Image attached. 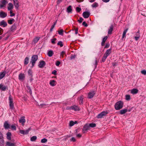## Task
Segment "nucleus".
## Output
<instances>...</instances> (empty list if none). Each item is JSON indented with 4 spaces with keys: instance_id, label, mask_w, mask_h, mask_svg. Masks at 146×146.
Returning <instances> with one entry per match:
<instances>
[{
    "instance_id": "f8f14e48",
    "label": "nucleus",
    "mask_w": 146,
    "mask_h": 146,
    "mask_svg": "<svg viewBox=\"0 0 146 146\" xmlns=\"http://www.w3.org/2000/svg\"><path fill=\"white\" fill-rule=\"evenodd\" d=\"M8 89L7 86H5L2 84H0V89L2 91H5L6 90H8Z\"/></svg>"
},
{
    "instance_id": "20e7f679",
    "label": "nucleus",
    "mask_w": 146,
    "mask_h": 146,
    "mask_svg": "<svg viewBox=\"0 0 146 146\" xmlns=\"http://www.w3.org/2000/svg\"><path fill=\"white\" fill-rule=\"evenodd\" d=\"M31 130V127H29L28 129L26 130L22 129L19 130V132L20 133L23 135H27L28 134L29 131Z\"/></svg>"
},
{
    "instance_id": "c85d7f7f",
    "label": "nucleus",
    "mask_w": 146,
    "mask_h": 146,
    "mask_svg": "<svg viewBox=\"0 0 146 146\" xmlns=\"http://www.w3.org/2000/svg\"><path fill=\"white\" fill-rule=\"evenodd\" d=\"M113 25L112 24L110 27V28L108 29V33L110 34L112 33V32L113 30Z\"/></svg>"
},
{
    "instance_id": "6ab92c4d",
    "label": "nucleus",
    "mask_w": 146,
    "mask_h": 146,
    "mask_svg": "<svg viewBox=\"0 0 146 146\" xmlns=\"http://www.w3.org/2000/svg\"><path fill=\"white\" fill-rule=\"evenodd\" d=\"M16 29V25L15 23L13 24L10 28V31L12 32H13Z\"/></svg>"
},
{
    "instance_id": "2eb2a0df",
    "label": "nucleus",
    "mask_w": 146,
    "mask_h": 146,
    "mask_svg": "<svg viewBox=\"0 0 146 146\" xmlns=\"http://www.w3.org/2000/svg\"><path fill=\"white\" fill-rule=\"evenodd\" d=\"M0 3L1 4H0V9L4 7L6 4L7 3V2L5 0H3L2 1H1Z\"/></svg>"
},
{
    "instance_id": "aec40b11",
    "label": "nucleus",
    "mask_w": 146,
    "mask_h": 146,
    "mask_svg": "<svg viewBox=\"0 0 146 146\" xmlns=\"http://www.w3.org/2000/svg\"><path fill=\"white\" fill-rule=\"evenodd\" d=\"M25 78V76L24 74L20 73L19 75V79L20 80H23Z\"/></svg>"
},
{
    "instance_id": "3c124183",
    "label": "nucleus",
    "mask_w": 146,
    "mask_h": 146,
    "mask_svg": "<svg viewBox=\"0 0 146 146\" xmlns=\"http://www.w3.org/2000/svg\"><path fill=\"white\" fill-rule=\"evenodd\" d=\"M84 20V19L81 17H80V19L78 20V23H81L82 21Z\"/></svg>"
},
{
    "instance_id": "39448f33",
    "label": "nucleus",
    "mask_w": 146,
    "mask_h": 146,
    "mask_svg": "<svg viewBox=\"0 0 146 146\" xmlns=\"http://www.w3.org/2000/svg\"><path fill=\"white\" fill-rule=\"evenodd\" d=\"M38 56L36 55H34L31 57L30 63H36V62L38 60Z\"/></svg>"
},
{
    "instance_id": "7c9ffc66",
    "label": "nucleus",
    "mask_w": 146,
    "mask_h": 146,
    "mask_svg": "<svg viewBox=\"0 0 146 146\" xmlns=\"http://www.w3.org/2000/svg\"><path fill=\"white\" fill-rule=\"evenodd\" d=\"M138 90L137 89H133L131 91V93L133 94H135L138 92Z\"/></svg>"
},
{
    "instance_id": "4468645a",
    "label": "nucleus",
    "mask_w": 146,
    "mask_h": 146,
    "mask_svg": "<svg viewBox=\"0 0 146 146\" xmlns=\"http://www.w3.org/2000/svg\"><path fill=\"white\" fill-rule=\"evenodd\" d=\"M14 4L16 9H18L19 7V2L18 0H13Z\"/></svg>"
},
{
    "instance_id": "412c9836",
    "label": "nucleus",
    "mask_w": 146,
    "mask_h": 146,
    "mask_svg": "<svg viewBox=\"0 0 146 146\" xmlns=\"http://www.w3.org/2000/svg\"><path fill=\"white\" fill-rule=\"evenodd\" d=\"M72 110L75 111H78L80 110V109L79 107L76 105H74L72 106Z\"/></svg>"
},
{
    "instance_id": "13d9d810",
    "label": "nucleus",
    "mask_w": 146,
    "mask_h": 146,
    "mask_svg": "<svg viewBox=\"0 0 146 146\" xmlns=\"http://www.w3.org/2000/svg\"><path fill=\"white\" fill-rule=\"evenodd\" d=\"M82 25L85 27H87L88 26V24L86 23L85 21H84L83 22Z\"/></svg>"
},
{
    "instance_id": "5701e85b",
    "label": "nucleus",
    "mask_w": 146,
    "mask_h": 146,
    "mask_svg": "<svg viewBox=\"0 0 146 146\" xmlns=\"http://www.w3.org/2000/svg\"><path fill=\"white\" fill-rule=\"evenodd\" d=\"M7 25V23L4 20H2L0 22V26H3V27H5Z\"/></svg>"
},
{
    "instance_id": "a211bd4d",
    "label": "nucleus",
    "mask_w": 146,
    "mask_h": 146,
    "mask_svg": "<svg viewBox=\"0 0 146 146\" xmlns=\"http://www.w3.org/2000/svg\"><path fill=\"white\" fill-rule=\"evenodd\" d=\"M111 50L112 49L111 48L108 49L107 50L104 55L108 57L111 53L112 52Z\"/></svg>"
},
{
    "instance_id": "338daca9",
    "label": "nucleus",
    "mask_w": 146,
    "mask_h": 146,
    "mask_svg": "<svg viewBox=\"0 0 146 146\" xmlns=\"http://www.w3.org/2000/svg\"><path fill=\"white\" fill-rule=\"evenodd\" d=\"M140 36H135L134 39L136 41H137L139 38Z\"/></svg>"
},
{
    "instance_id": "ddd939ff",
    "label": "nucleus",
    "mask_w": 146,
    "mask_h": 146,
    "mask_svg": "<svg viewBox=\"0 0 146 146\" xmlns=\"http://www.w3.org/2000/svg\"><path fill=\"white\" fill-rule=\"evenodd\" d=\"M25 118V116H22L21 117V118L19 120V122L20 123H21L22 125H24V123L26 121Z\"/></svg>"
},
{
    "instance_id": "58836bf2",
    "label": "nucleus",
    "mask_w": 146,
    "mask_h": 146,
    "mask_svg": "<svg viewBox=\"0 0 146 146\" xmlns=\"http://www.w3.org/2000/svg\"><path fill=\"white\" fill-rule=\"evenodd\" d=\"M107 57L104 55L103 56L102 60L100 61V62L102 63V62H104L106 60L107 58Z\"/></svg>"
},
{
    "instance_id": "052dcab7",
    "label": "nucleus",
    "mask_w": 146,
    "mask_h": 146,
    "mask_svg": "<svg viewBox=\"0 0 146 146\" xmlns=\"http://www.w3.org/2000/svg\"><path fill=\"white\" fill-rule=\"evenodd\" d=\"M57 71L56 70H54L52 72V74L54 75H56L57 74Z\"/></svg>"
},
{
    "instance_id": "a18cd8bd",
    "label": "nucleus",
    "mask_w": 146,
    "mask_h": 146,
    "mask_svg": "<svg viewBox=\"0 0 146 146\" xmlns=\"http://www.w3.org/2000/svg\"><path fill=\"white\" fill-rule=\"evenodd\" d=\"M47 139L45 138H44L42 139L41 140V142L42 143H44L46 142H47Z\"/></svg>"
},
{
    "instance_id": "7ed1b4c3",
    "label": "nucleus",
    "mask_w": 146,
    "mask_h": 146,
    "mask_svg": "<svg viewBox=\"0 0 146 146\" xmlns=\"http://www.w3.org/2000/svg\"><path fill=\"white\" fill-rule=\"evenodd\" d=\"M9 100L10 108L11 109L13 110L14 109V104L13 103V99L11 95H10L9 97Z\"/></svg>"
},
{
    "instance_id": "c9c22d12",
    "label": "nucleus",
    "mask_w": 146,
    "mask_h": 146,
    "mask_svg": "<svg viewBox=\"0 0 146 146\" xmlns=\"http://www.w3.org/2000/svg\"><path fill=\"white\" fill-rule=\"evenodd\" d=\"M15 20L13 18H11V19L8 20V24L11 25L13 24V22H14Z\"/></svg>"
},
{
    "instance_id": "1a4fd4ad",
    "label": "nucleus",
    "mask_w": 146,
    "mask_h": 146,
    "mask_svg": "<svg viewBox=\"0 0 146 146\" xmlns=\"http://www.w3.org/2000/svg\"><path fill=\"white\" fill-rule=\"evenodd\" d=\"M90 15V11H85L83 12L82 13V16L84 18H87L89 17Z\"/></svg>"
},
{
    "instance_id": "680f3d73",
    "label": "nucleus",
    "mask_w": 146,
    "mask_h": 146,
    "mask_svg": "<svg viewBox=\"0 0 146 146\" xmlns=\"http://www.w3.org/2000/svg\"><path fill=\"white\" fill-rule=\"evenodd\" d=\"M78 28H76L75 29L72 30V31H75V34L77 35L78 33Z\"/></svg>"
},
{
    "instance_id": "603ef678",
    "label": "nucleus",
    "mask_w": 146,
    "mask_h": 146,
    "mask_svg": "<svg viewBox=\"0 0 146 146\" xmlns=\"http://www.w3.org/2000/svg\"><path fill=\"white\" fill-rule=\"evenodd\" d=\"M107 36H105L104 38H103L102 39V41L104 42H105L106 40H107L108 38Z\"/></svg>"
},
{
    "instance_id": "f257e3e1",
    "label": "nucleus",
    "mask_w": 146,
    "mask_h": 146,
    "mask_svg": "<svg viewBox=\"0 0 146 146\" xmlns=\"http://www.w3.org/2000/svg\"><path fill=\"white\" fill-rule=\"evenodd\" d=\"M96 126L95 123H87L84 125L83 128L82 129V132L83 133H85L88 130H89L90 127L94 128Z\"/></svg>"
},
{
    "instance_id": "cd10ccee",
    "label": "nucleus",
    "mask_w": 146,
    "mask_h": 146,
    "mask_svg": "<svg viewBox=\"0 0 146 146\" xmlns=\"http://www.w3.org/2000/svg\"><path fill=\"white\" fill-rule=\"evenodd\" d=\"M6 72L5 71H3L1 72L0 73V80L2 79L4 77L5 75Z\"/></svg>"
},
{
    "instance_id": "e433bc0d",
    "label": "nucleus",
    "mask_w": 146,
    "mask_h": 146,
    "mask_svg": "<svg viewBox=\"0 0 146 146\" xmlns=\"http://www.w3.org/2000/svg\"><path fill=\"white\" fill-rule=\"evenodd\" d=\"M128 30V29H125V30L123 31V34L122 38H124V37H125L126 34Z\"/></svg>"
},
{
    "instance_id": "de8ad7c7",
    "label": "nucleus",
    "mask_w": 146,
    "mask_h": 146,
    "mask_svg": "<svg viewBox=\"0 0 146 146\" xmlns=\"http://www.w3.org/2000/svg\"><path fill=\"white\" fill-rule=\"evenodd\" d=\"M76 11L77 13H79L81 11V9L78 7H77L76 8Z\"/></svg>"
},
{
    "instance_id": "ea45409f",
    "label": "nucleus",
    "mask_w": 146,
    "mask_h": 146,
    "mask_svg": "<svg viewBox=\"0 0 146 146\" xmlns=\"http://www.w3.org/2000/svg\"><path fill=\"white\" fill-rule=\"evenodd\" d=\"M37 137L36 136H34L31 138L30 140L32 141H35L37 139Z\"/></svg>"
},
{
    "instance_id": "79ce46f5",
    "label": "nucleus",
    "mask_w": 146,
    "mask_h": 146,
    "mask_svg": "<svg viewBox=\"0 0 146 146\" xmlns=\"http://www.w3.org/2000/svg\"><path fill=\"white\" fill-rule=\"evenodd\" d=\"M27 88L29 90V93L30 94H32V91L30 87L29 86H26Z\"/></svg>"
},
{
    "instance_id": "473e14b6",
    "label": "nucleus",
    "mask_w": 146,
    "mask_h": 146,
    "mask_svg": "<svg viewBox=\"0 0 146 146\" xmlns=\"http://www.w3.org/2000/svg\"><path fill=\"white\" fill-rule=\"evenodd\" d=\"M29 58L27 57L25 58L24 60V64L25 65H27L29 63Z\"/></svg>"
},
{
    "instance_id": "09e8293b",
    "label": "nucleus",
    "mask_w": 146,
    "mask_h": 146,
    "mask_svg": "<svg viewBox=\"0 0 146 146\" xmlns=\"http://www.w3.org/2000/svg\"><path fill=\"white\" fill-rule=\"evenodd\" d=\"M110 46V44L108 42L106 43V45H105L104 48H108Z\"/></svg>"
},
{
    "instance_id": "69168bd1",
    "label": "nucleus",
    "mask_w": 146,
    "mask_h": 146,
    "mask_svg": "<svg viewBox=\"0 0 146 146\" xmlns=\"http://www.w3.org/2000/svg\"><path fill=\"white\" fill-rule=\"evenodd\" d=\"M33 76H32V77L31 76H29V78H30V79H29V81L31 82L34 80V78H33Z\"/></svg>"
},
{
    "instance_id": "49530a36",
    "label": "nucleus",
    "mask_w": 146,
    "mask_h": 146,
    "mask_svg": "<svg viewBox=\"0 0 146 146\" xmlns=\"http://www.w3.org/2000/svg\"><path fill=\"white\" fill-rule=\"evenodd\" d=\"M57 39L56 38L52 39H51V43L53 44H55L56 43V42L55 41Z\"/></svg>"
},
{
    "instance_id": "bb28decb",
    "label": "nucleus",
    "mask_w": 146,
    "mask_h": 146,
    "mask_svg": "<svg viewBox=\"0 0 146 146\" xmlns=\"http://www.w3.org/2000/svg\"><path fill=\"white\" fill-rule=\"evenodd\" d=\"M6 145L7 146H16L15 143H12L9 141L6 142Z\"/></svg>"
},
{
    "instance_id": "393cba45",
    "label": "nucleus",
    "mask_w": 146,
    "mask_h": 146,
    "mask_svg": "<svg viewBox=\"0 0 146 146\" xmlns=\"http://www.w3.org/2000/svg\"><path fill=\"white\" fill-rule=\"evenodd\" d=\"M8 7H7L8 10H11L13 8V5L12 3H9L8 4Z\"/></svg>"
},
{
    "instance_id": "4be33fe9",
    "label": "nucleus",
    "mask_w": 146,
    "mask_h": 146,
    "mask_svg": "<svg viewBox=\"0 0 146 146\" xmlns=\"http://www.w3.org/2000/svg\"><path fill=\"white\" fill-rule=\"evenodd\" d=\"M54 52L52 50H49L47 53V55L50 57L52 56L54 54Z\"/></svg>"
},
{
    "instance_id": "8fccbe9b",
    "label": "nucleus",
    "mask_w": 146,
    "mask_h": 146,
    "mask_svg": "<svg viewBox=\"0 0 146 146\" xmlns=\"http://www.w3.org/2000/svg\"><path fill=\"white\" fill-rule=\"evenodd\" d=\"M141 73L144 75H146V70H143L141 71Z\"/></svg>"
},
{
    "instance_id": "dca6fc26",
    "label": "nucleus",
    "mask_w": 146,
    "mask_h": 146,
    "mask_svg": "<svg viewBox=\"0 0 146 146\" xmlns=\"http://www.w3.org/2000/svg\"><path fill=\"white\" fill-rule=\"evenodd\" d=\"M7 15V13H5L2 11L0 12V17L4 18L6 17Z\"/></svg>"
},
{
    "instance_id": "9b49d317",
    "label": "nucleus",
    "mask_w": 146,
    "mask_h": 146,
    "mask_svg": "<svg viewBox=\"0 0 146 146\" xmlns=\"http://www.w3.org/2000/svg\"><path fill=\"white\" fill-rule=\"evenodd\" d=\"M10 125L8 123L7 121H5L4 123L3 127L5 129H10Z\"/></svg>"
},
{
    "instance_id": "f03ea898",
    "label": "nucleus",
    "mask_w": 146,
    "mask_h": 146,
    "mask_svg": "<svg viewBox=\"0 0 146 146\" xmlns=\"http://www.w3.org/2000/svg\"><path fill=\"white\" fill-rule=\"evenodd\" d=\"M123 102L120 100L115 103L114 105L115 108L116 110H119L123 108Z\"/></svg>"
},
{
    "instance_id": "9d476101",
    "label": "nucleus",
    "mask_w": 146,
    "mask_h": 146,
    "mask_svg": "<svg viewBox=\"0 0 146 146\" xmlns=\"http://www.w3.org/2000/svg\"><path fill=\"white\" fill-rule=\"evenodd\" d=\"M45 62L44 60H41L39 62L38 66L40 68H42L46 65Z\"/></svg>"
},
{
    "instance_id": "864d4df0",
    "label": "nucleus",
    "mask_w": 146,
    "mask_h": 146,
    "mask_svg": "<svg viewBox=\"0 0 146 146\" xmlns=\"http://www.w3.org/2000/svg\"><path fill=\"white\" fill-rule=\"evenodd\" d=\"M10 16L12 17L15 15V14L13 13V11L12 10H10Z\"/></svg>"
},
{
    "instance_id": "2f4dec72",
    "label": "nucleus",
    "mask_w": 146,
    "mask_h": 146,
    "mask_svg": "<svg viewBox=\"0 0 146 146\" xmlns=\"http://www.w3.org/2000/svg\"><path fill=\"white\" fill-rule=\"evenodd\" d=\"M72 11V6L71 5H69L67 8L66 12L68 13H71Z\"/></svg>"
},
{
    "instance_id": "37998d69",
    "label": "nucleus",
    "mask_w": 146,
    "mask_h": 146,
    "mask_svg": "<svg viewBox=\"0 0 146 146\" xmlns=\"http://www.w3.org/2000/svg\"><path fill=\"white\" fill-rule=\"evenodd\" d=\"M57 45H60L61 47H62L64 45L63 42L61 41H60L57 43Z\"/></svg>"
},
{
    "instance_id": "72a5a7b5",
    "label": "nucleus",
    "mask_w": 146,
    "mask_h": 146,
    "mask_svg": "<svg viewBox=\"0 0 146 146\" xmlns=\"http://www.w3.org/2000/svg\"><path fill=\"white\" fill-rule=\"evenodd\" d=\"M28 73L29 77V76H33V72L32 71V69H30L29 70L28 72Z\"/></svg>"
},
{
    "instance_id": "e2e57ef3",
    "label": "nucleus",
    "mask_w": 146,
    "mask_h": 146,
    "mask_svg": "<svg viewBox=\"0 0 146 146\" xmlns=\"http://www.w3.org/2000/svg\"><path fill=\"white\" fill-rule=\"evenodd\" d=\"M72 106H67L66 108V110H72Z\"/></svg>"
},
{
    "instance_id": "774afa93",
    "label": "nucleus",
    "mask_w": 146,
    "mask_h": 146,
    "mask_svg": "<svg viewBox=\"0 0 146 146\" xmlns=\"http://www.w3.org/2000/svg\"><path fill=\"white\" fill-rule=\"evenodd\" d=\"M66 53V52L65 51H62L60 53V55H62V57H63V54H65Z\"/></svg>"
},
{
    "instance_id": "f704fd0d",
    "label": "nucleus",
    "mask_w": 146,
    "mask_h": 146,
    "mask_svg": "<svg viewBox=\"0 0 146 146\" xmlns=\"http://www.w3.org/2000/svg\"><path fill=\"white\" fill-rule=\"evenodd\" d=\"M40 37H36V38H35L33 40V42H34V44H35L40 39Z\"/></svg>"
},
{
    "instance_id": "4d7b16f0",
    "label": "nucleus",
    "mask_w": 146,
    "mask_h": 146,
    "mask_svg": "<svg viewBox=\"0 0 146 146\" xmlns=\"http://www.w3.org/2000/svg\"><path fill=\"white\" fill-rule=\"evenodd\" d=\"M11 127L12 130H16V127L14 125H12L11 126Z\"/></svg>"
},
{
    "instance_id": "a19ab883",
    "label": "nucleus",
    "mask_w": 146,
    "mask_h": 146,
    "mask_svg": "<svg viewBox=\"0 0 146 146\" xmlns=\"http://www.w3.org/2000/svg\"><path fill=\"white\" fill-rule=\"evenodd\" d=\"M58 34L61 35L63 36V35L64 30L63 29H61L57 31Z\"/></svg>"
},
{
    "instance_id": "0e129e2a",
    "label": "nucleus",
    "mask_w": 146,
    "mask_h": 146,
    "mask_svg": "<svg viewBox=\"0 0 146 146\" xmlns=\"http://www.w3.org/2000/svg\"><path fill=\"white\" fill-rule=\"evenodd\" d=\"M70 140L71 141H72L73 142H74L76 141V140L74 137H72L71 138V139H70Z\"/></svg>"
},
{
    "instance_id": "c756f323",
    "label": "nucleus",
    "mask_w": 146,
    "mask_h": 146,
    "mask_svg": "<svg viewBox=\"0 0 146 146\" xmlns=\"http://www.w3.org/2000/svg\"><path fill=\"white\" fill-rule=\"evenodd\" d=\"M55 82H56V81L55 80H50L49 82V84L51 86H54L56 85V84L55 83Z\"/></svg>"
},
{
    "instance_id": "bf43d9fd",
    "label": "nucleus",
    "mask_w": 146,
    "mask_h": 146,
    "mask_svg": "<svg viewBox=\"0 0 146 146\" xmlns=\"http://www.w3.org/2000/svg\"><path fill=\"white\" fill-rule=\"evenodd\" d=\"M60 64V62L58 61H56L55 63V65L57 66H59Z\"/></svg>"
},
{
    "instance_id": "c03bdc74",
    "label": "nucleus",
    "mask_w": 146,
    "mask_h": 146,
    "mask_svg": "<svg viewBox=\"0 0 146 146\" xmlns=\"http://www.w3.org/2000/svg\"><path fill=\"white\" fill-rule=\"evenodd\" d=\"M131 99V97L130 95H127L125 96V99L127 101Z\"/></svg>"
},
{
    "instance_id": "b1692460",
    "label": "nucleus",
    "mask_w": 146,
    "mask_h": 146,
    "mask_svg": "<svg viewBox=\"0 0 146 146\" xmlns=\"http://www.w3.org/2000/svg\"><path fill=\"white\" fill-rule=\"evenodd\" d=\"M7 138L9 140H11V133L10 132H8L6 133Z\"/></svg>"
},
{
    "instance_id": "a878e982",
    "label": "nucleus",
    "mask_w": 146,
    "mask_h": 146,
    "mask_svg": "<svg viewBox=\"0 0 146 146\" xmlns=\"http://www.w3.org/2000/svg\"><path fill=\"white\" fill-rule=\"evenodd\" d=\"M99 59L100 57L99 58L97 57L95 58V63L94 64V65L95 66V69L97 67V66L98 64V62L99 61Z\"/></svg>"
},
{
    "instance_id": "423d86ee",
    "label": "nucleus",
    "mask_w": 146,
    "mask_h": 146,
    "mask_svg": "<svg viewBox=\"0 0 146 146\" xmlns=\"http://www.w3.org/2000/svg\"><path fill=\"white\" fill-rule=\"evenodd\" d=\"M96 90H94L91 91L88 93V98L89 99L92 98L96 93Z\"/></svg>"
},
{
    "instance_id": "5fc2aeb1",
    "label": "nucleus",
    "mask_w": 146,
    "mask_h": 146,
    "mask_svg": "<svg viewBox=\"0 0 146 146\" xmlns=\"http://www.w3.org/2000/svg\"><path fill=\"white\" fill-rule=\"evenodd\" d=\"M76 55H73L72 54H71V56L70 57V60H72L74 58L76 57Z\"/></svg>"
},
{
    "instance_id": "6e6552de",
    "label": "nucleus",
    "mask_w": 146,
    "mask_h": 146,
    "mask_svg": "<svg viewBox=\"0 0 146 146\" xmlns=\"http://www.w3.org/2000/svg\"><path fill=\"white\" fill-rule=\"evenodd\" d=\"M108 113V112L107 111H103L101 112L97 116V117L99 118H101L103 116L106 115Z\"/></svg>"
},
{
    "instance_id": "4c0bfd02",
    "label": "nucleus",
    "mask_w": 146,
    "mask_h": 146,
    "mask_svg": "<svg viewBox=\"0 0 146 146\" xmlns=\"http://www.w3.org/2000/svg\"><path fill=\"white\" fill-rule=\"evenodd\" d=\"M99 5L97 2H95L92 5V6L93 8H96L98 7Z\"/></svg>"
},
{
    "instance_id": "f3484780",
    "label": "nucleus",
    "mask_w": 146,
    "mask_h": 146,
    "mask_svg": "<svg viewBox=\"0 0 146 146\" xmlns=\"http://www.w3.org/2000/svg\"><path fill=\"white\" fill-rule=\"evenodd\" d=\"M128 111L127 109H124L120 110L118 112L119 114L123 115L125 114Z\"/></svg>"
},
{
    "instance_id": "6e6d98bb",
    "label": "nucleus",
    "mask_w": 146,
    "mask_h": 146,
    "mask_svg": "<svg viewBox=\"0 0 146 146\" xmlns=\"http://www.w3.org/2000/svg\"><path fill=\"white\" fill-rule=\"evenodd\" d=\"M74 125V121H71L70 122L69 126L70 127H72Z\"/></svg>"
},
{
    "instance_id": "0eeeda50",
    "label": "nucleus",
    "mask_w": 146,
    "mask_h": 146,
    "mask_svg": "<svg viewBox=\"0 0 146 146\" xmlns=\"http://www.w3.org/2000/svg\"><path fill=\"white\" fill-rule=\"evenodd\" d=\"M4 140L3 135L2 133L0 131V145L4 146Z\"/></svg>"
}]
</instances>
